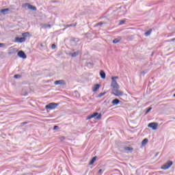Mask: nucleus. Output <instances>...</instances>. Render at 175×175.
<instances>
[{"mask_svg":"<svg viewBox=\"0 0 175 175\" xmlns=\"http://www.w3.org/2000/svg\"><path fill=\"white\" fill-rule=\"evenodd\" d=\"M58 105H59L58 103H49V104H48V105H46L45 106V109H46V110H49H49H53V109L57 108Z\"/></svg>","mask_w":175,"mask_h":175,"instance_id":"nucleus-4","label":"nucleus"},{"mask_svg":"<svg viewBox=\"0 0 175 175\" xmlns=\"http://www.w3.org/2000/svg\"><path fill=\"white\" fill-rule=\"evenodd\" d=\"M18 57L20 58H23V59H25L27 58V55L25 54V51H19L18 52Z\"/></svg>","mask_w":175,"mask_h":175,"instance_id":"nucleus-7","label":"nucleus"},{"mask_svg":"<svg viewBox=\"0 0 175 175\" xmlns=\"http://www.w3.org/2000/svg\"><path fill=\"white\" fill-rule=\"evenodd\" d=\"M49 27H51V25H49Z\"/></svg>","mask_w":175,"mask_h":175,"instance_id":"nucleus-42","label":"nucleus"},{"mask_svg":"<svg viewBox=\"0 0 175 175\" xmlns=\"http://www.w3.org/2000/svg\"><path fill=\"white\" fill-rule=\"evenodd\" d=\"M77 25V23H75L74 24L68 25L67 27H76Z\"/></svg>","mask_w":175,"mask_h":175,"instance_id":"nucleus-27","label":"nucleus"},{"mask_svg":"<svg viewBox=\"0 0 175 175\" xmlns=\"http://www.w3.org/2000/svg\"><path fill=\"white\" fill-rule=\"evenodd\" d=\"M25 6H27L28 9H29L30 10H33L34 12H36V10H38V9L35 6H33L28 3H26L25 4Z\"/></svg>","mask_w":175,"mask_h":175,"instance_id":"nucleus-9","label":"nucleus"},{"mask_svg":"<svg viewBox=\"0 0 175 175\" xmlns=\"http://www.w3.org/2000/svg\"><path fill=\"white\" fill-rule=\"evenodd\" d=\"M142 75H144H144H146V73H147V71H142Z\"/></svg>","mask_w":175,"mask_h":175,"instance_id":"nucleus-36","label":"nucleus"},{"mask_svg":"<svg viewBox=\"0 0 175 175\" xmlns=\"http://www.w3.org/2000/svg\"><path fill=\"white\" fill-rule=\"evenodd\" d=\"M26 124H28V122H23L21 123V125H26Z\"/></svg>","mask_w":175,"mask_h":175,"instance_id":"nucleus-34","label":"nucleus"},{"mask_svg":"<svg viewBox=\"0 0 175 175\" xmlns=\"http://www.w3.org/2000/svg\"><path fill=\"white\" fill-rule=\"evenodd\" d=\"M3 46H5V44H3V43H0V47H3Z\"/></svg>","mask_w":175,"mask_h":175,"instance_id":"nucleus-35","label":"nucleus"},{"mask_svg":"<svg viewBox=\"0 0 175 175\" xmlns=\"http://www.w3.org/2000/svg\"><path fill=\"white\" fill-rule=\"evenodd\" d=\"M27 40V38L23 37H16L15 38V42H17L18 43H24Z\"/></svg>","mask_w":175,"mask_h":175,"instance_id":"nucleus-8","label":"nucleus"},{"mask_svg":"<svg viewBox=\"0 0 175 175\" xmlns=\"http://www.w3.org/2000/svg\"><path fill=\"white\" fill-rule=\"evenodd\" d=\"M151 32H152V29H150L145 33V36H150L151 35Z\"/></svg>","mask_w":175,"mask_h":175,"instance_id":"nucleus-20","label":"nucleus"},{"mask_svg":"<svg viewBox=\"0 0 175 175\" xmlns=\"http://www.w3.org/2000/svg\"><path fill=\"white\" fill-rule=\"evenodd\" d=\"M96 158H98L96 156L94 157L89 162V165H94V163H95V161H96Z\"/></svg>","mask_w":175,"mask_h":175,"instance_id":"nucleus-17","label":"nucleus"},{"mask_svg":"<svg viewBox=\"0 0 175 175\" xmlns=\"http://www.w3.org/2000/svg\"><path fill=\"white\" fill-rule=\"evenodd\" d=\"M23 38H25V39H27L29 36V32H25L22 33Z\"/></svg>","mask_w":175,"mask_h":175,"instance_id":"nucleus-19","label":"nucleus"},{"mask_svg":"<svg viewBox=\"0 0 175 175\" xmlns=\"http://www.w3.org/2000/svg\"><path fill=\"white\" fill-rule=\"evenodd\" d=\"M14 79H21V75H15L14 76Z\"/></svg>","mask_w":175,"mask_h":175,"instance_id":"nucleus-28","label":"nucleus"},{"mask_svg":"<svg viewBox=\"0 0 175 175\" xmlns=\"http://www.w3.org/2000/svg\"><path fill=\"white\" fill-rule=\"evenodd\" d=\"M100 76L101 79H106V73L105 72V71L101 70L100 71Z\"/></svg>","mask_w":175,"mask_h":175,"instance_id":"nucleus-16","label":"nucleus"},{"mask_svg":"<svg viewBox=\"0 0 175 175\" xmlns=\"http://www.w3.org/2000/svg\"><path fill=\"white\" fill-rule=\"evenodd\" d=\"M151 110H152V107H148L146 111V114H148V113H150V111H151Z\"/></svg>","mask_w":175,"mask_h":175,"instance_id":"nucleus-24","label":"nucleus"},{"mask_svg":"<svg viewBox=\"0 0 175 175\" xmlns=\"http://www.w3.org/2000/svg\"><path fill=\"white\" fill-rule=\"evenodd\" d=\"M125 151H132L133 150V148H131L129 146H126L124 148Z\"/></svg>","mask_w":175,"mask_h":175,"instance_id":"nucleus-22","label":"nucleus"},{"mask_svg":"<svg viewBox=\"0 0 175 175\" xmlns=\"http://www.w3.org/2000/svg\"><path fill=\"white\" fill-rule=\"evenodd\" d=\"M87 66H88V68H92V66H94V65L92 64V63L89 62V63H88Z\"/></svg>","mask_w":175,"mask_h":175,"instance_id":"nucleus-29","label":"nucleus"},{"mask_svg":"<svg viewBox=\"0 0 175 175\" xmlns=\"http://www.w3.org/2000/svg\"><path fill=\"white\" fill-rule=\"evenodd\" d=\"M79 54H80V51H77L74 53H70L69 55H70L72 57H77V55H79Z\"/></svg>","mask_w":175,"mask_h":175,"instance_id":"nucleus-14","label":"nucleus"},{"mask_svg":"<svg viewBox=\"0 0 175 175\" xmlns=\"http://www.w3.org/2000/svg\"><path fill=\"white\" fill-rule=\"evenodd\" d=\"M148 143V139L147 138L144 139L142 142V146H146V144H147Z\"/></svg>","mask_w":175,"mask_h":175,"instance_id":"nucleus-21","label":"nucleus"},{"mask_svg":"<svg viewBox=\"0 0 175 175\" xmlns=\"http://www.w3.org/2000/svg\"><path fill=\"white\" fill-rule=\"evenodd\" d=\"M10 54H12V53H14L16 51V49L13 47L10 48Z\"/></svg>","mask_w":175,"mask_h":175,"instance_id":"nucleus-26","label":"nucleus"},{"mask_svg":"<svg viewBox=\"0 0 175 175\" xmlns=\"http://www.w3.org/2000/svg\"><path fill=\"white\" fill-rule=\"evenodd\" d=\"M70 42H73L74 43H77L79 42H80V40L79 38H71L70 39Z\"/></svg>","mask_w":175,"mask_h":175,"instance_id":"nucleus-18","label":"nucleus"},{"mask_svg":"<svg viewBox=\"0 0 175 175\" xmlns=\"http://www.w3.org/2000/svg\"><path fill=\"white\" fill-rule=\"evenodd\" d=\"M120 99H122V98H120Z\"/></svg>","mask_w":175,"mask_h":175,"instance_id":"nucleus-43","label":"nucleus"},{"mask_svg":"<svg viewBox=\"0 0 175 175\" xmlns=\"http://www.w3.org/2000/svg\"><path fill=\"white\" fill-rule=\"evenodd\" d=\"M92 118H95V120H100V118H102V113L94 112L92 115L88 116L87 120H91Z\"/></svg>","mask_w":175,"mask_h":175,"instance_id":"nucleus-3","label":"nucleus"},{"mask_svg":"<svg viewBox=\"0 0 175 175\" xmlns=\"http://www.w3.org/2000/svg\"><path fill=\"white\" fill-rule=\"evenodd\" d=\"M157 155H159V152H157V153L154 155V157H157Z\"/></svg>","mask_w":175,"mask_h":175,"instance_id":"nucleus-39","label":"nucleus"},{"mask_svg":"<svg viewBox=\"0 0 175 175\" xmlns=\"http://www.w3.org/2000/svg\"><path fill=\"white\" fill-rule=\"evenodd\" d=\"M102 169H100L99 170H98V174H100V173H102Z\"/></svg>","mask_w":175,"mask_h":175,"instance_id":"nucleus-38","label":"nucleus"},{"mask_svg":"<svg viewBox=\"0 0 175 175\" xmlns=\"http://www.w3.org/2000/svg\"><path fill=\"white\" fill-rule=\"evenodd\" d=\"M59 129V127L58 126H57V125H55V126H53V130H54V131H55V130H57V129Z\"/></svg>","mask_w":175,"mask_h":175,"instance_id":"nucleus-33","label":"nucleus"},{"mask_svg":"<svg viewBox=\"0 0 175 175\" xmlns=\"http://www.w3.org/2000/svg\"><path fill=\"white\" fill-rule=\"evenodd\" d=\"M54 84L55 85H65V81L64 80H57L54 82Z\"/></svg>","mask_w":175,"mask_h":175,"instance_id":"nucleus-10","label":"nucleus"},{"mask_svg":"<svg viewBox=\"0 0 175 175\" xmlns=\"http://www.w3.org/2000/svg\"><path fill=\"white\" fill-rule=\"evenodd\" d=\"M51 48L53 49V50H54V49L57 48V45H55V44H53Z\"/></svg>","mask_w":175,"mask_h":175,"instance_id":"nucleus-30","label":"nucleus"},{"mask_svg":"<svg viewBox=\"0 0 175 175\" xmlns=\"http://www.w3.org/2000/svg\"><path fill=\"white\" fill-rule=\"evenodd\" d=\"M59 140H60L61 142H64V140H65V137H64V136L60 137H59Z\"/></svg>","mask_w":175,"mask_h":175,"instance_id":"nucleus-31","label":"nucleus"},{"mask_svg":"<svg viewBox=\"0 0 175 175\" xmlns=\"http://www.w3.org/2000/svg\"><path fill=\"white\" fill-rule=\"evenodd\" d=\"M104 95H106V92H101L98 95L97 98H102Z\"/></svg>","mask_w":175,"mask_h":175,"instance_id":"nucleus-23","label":"nucleus"},{"mask_svg":"<svg viewBox=\"0 0 175 175\" xmlns=\"http://www.w3.org/2000/svg\"><path fill=\"white\" fill-rule=\"evenodd\" d=\"M8 12H10V9L5 8L0 10V13H2L3 14H8Z\"/></svg>","mask_w":175,"mask_h":175,"instance_id":"nucleus-13","label":"nucleus"},{"mask_svg":"<svg viewBox=\"0 0 175 175\" xmlns=\"http://www.w3.org/2000/svg\"><path fill=\"white\" fill-rule=\"evenodd\" d=\"M99 25H103V22H99L96 24L97 27H99Z\"/></svg>","mask_w":175,"mask_h":175,"instance_id":"nucleus-32","label":"nucleus"},{"mask_svg":"<svg viewBox=\"0 0 175 175\" xmlns=\"http://www.w3.org/2000/svg\"><path fill=\"white\" fill-rule=\"evenodd\" d=\"M122 40V38L119 36L117 38L113 39L112 42L114 44H117V43H120Z\"/></svg>","mask_w":175,"mask_h":175,"instance_id":"nucleus-11","label":"nucleus"},{"mask_svg":"<svg viewBox=\"0 0 175 175\" xmlns=\"http://www.w3.org/2000/svg\"><path fill=\"white\" fill-rule=\"evenodd\" d=\"M100 88V84L94 85V86L93 88V92H96V91H98V90H99Z\"/></svg>","mask_w":175,"mask_h":175,"instance_id":"nucleus-15","label":"nucleus"},{"mask_svg":"<svg viewBox=\"0 0 175 175\" xmlns=\"http://www.w3.org/2000/svg\"><path fill=\"white\" fill-rule=\"evenodd\" d=\"M172 165H173V161H168L167 163H165L161 166V169L162 170H167V169H170Z\"/></svg>","mask_w":175,"mask_h":175,"instance_id":"nucleus-5","label":"nucleus"},{"mask_svg":"<svg viewBox=\"0 0 175 175\" xmlns=\"http://www.w3.org/2000/svg\"><path fill=\"white\" fill-rule=\"evenodd\" d=\"M41 47H43V44H40Z\"/></svg>","mask_w":175,"mask_h":175,"instance_id":"nucleus-40","label":"nucleus"},{"mask_svg":"<svg viewBox=\"0 0 175 175\" xmlns=\"http://www.w3.org/2000/svg\"><path fill=\"white\" fill-rule=\"evenodd\" d=\"M126 21V20H120L119 21V25H122V24H125Z\"/></svg>","mask_w":175,"mask_h":175,"instance_id":"nucleus-25","label":"nucleus"},{"mask_svg":"<svg viewBox=\"0 0 175 175\" xmlns=\"http://www.w3.org/2000/svg\"><path fill=\"white\" fill-rule=\"evenodd\" d=\"M120 88L112 89V94L115 96H124L126 98V94H124V92L119 90Z\"/></svg>","mask_w":175,"mask_h":175,"instance_id":"nucleus-1","label":"nucleus"},{"mask_svg":"<svg viewBox=\"0 0 175 175\" xmlns=\"http://www.w3.org/2000/svg\"><path fill=\"white\" fill-rule=\"evenodd\" d=\"M148 128H151L153 131H157L158 129V123L151 122L148 124Z\"/></svg>","mask_w":175,"mask_h":175,"instance_id":"nucleus-6","label":"nucleus"},{"mask_svg":"<svg viewBox=\"0 0 175 175\" xmlns=\"http://www.w3.org/2000/svg\"><path fill=\"white\" fill-rule=\"evenodd\" d=\"M174 98H175V93L173 94Z\"/></svg>","mask_w":175,"mask_h":175,"instance_id":"nucleus-41","label":"nucleus"},{"mask_svg":"<svg viewBox=\"0 0 175 175\" xmlns=\"http://www.w3.org/2000/svg\"><path fill=\"white\" fill-rule=\"evenodd\" d=\"M174 40H175V38H172V39H171V40H170V42H174Z\"/></svg>","mask_w":175,"mask_h":175,"instance_id":"nucleus-37","label":"nucleus"},{"mask_svg":"<svg viewBox=\"0 0 175 175\" xmlns=\"http://www.w3.org/2000/svg\"><path fill=\"white\" fill-rule=\"evenodd\" d=\"M111 103L113 106H117V105H119L120 103V100L118 98H115L111 101Z\"/></svg>","mask_w":175,"mask_h":175,"instance_id":"nucleus-12","label":"nucleus"},{"mask_svg":"<svg viewBox=\"0 0 175 175\" xmlns=\"http://www.w3.org/2000/svg\"><path fill=\"white\" fill-rule=\"evenodd\" d=\"M117 79H118V77H111V87H112L113 90L114 88H120V85H118V83H117V81H116Z\"/></svg>","mask_w":175,"mask_h":175,"instance_id":"nucleus-2","label":"nucleus"}]
</instances>
